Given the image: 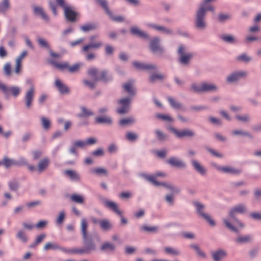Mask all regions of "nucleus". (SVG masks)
Instances as JSON below:
<instances>
[{"label":"nucleus","instance_id":"1","mask_svg":"<svg viewBox=\"0 0 261 261\" xmlns=\"http://www.w3.org/2000/svg\"><path fill=\"white\" fill-rule=\"evenodd\" d=\"M207 11L214 12L215 8L214 7L207 5L199 6L195 16L194 26L196 29L203 31L207 28L206 16Z\"/></svg>","mask_w":261,"mask_h":261},{"label":"nucleus","instance_id":"2","mask_svg":"<svg viewBox=\"0 0 261 261\" xmlns=\"http://www.w3.org/2000/svg\"><path fill=\"white\" fill-rule=\"evenodd\" d=\"M237 213L232 208L228 213L229 220L224 219L223 222L225 226L230 231L236 233H239L240 231L239 228L240 229L243 228L244 225L237 219Z\"/></svg>","mask_w":261,"mask_h":261},{"label":"nucleus","instance_id":"3","mask_svg":"<svg viewBox=\"0 0 261 261\" xmlns=\"http://www.w3.org/2000/svg\"><path fill=\"white\" fill-rule=\"evenodd\" d=\"M87 73L94 79L95 82L101 81L105 83H108L111 82L113 79L112 74L108 70H103L98 72V69L94 67L90 68Z\"/></svg>","mask_w":261,"mask_h":261},{"label":"nucleus","instance_id":"4","mask_svg":"<svg viewBox=\"0 0 261 261\" xmlns=\"http://www.w3.org/2000/svg\"><path fill=\"white\" fill-rule=\"evenodd\" d=\"M140 176L145 178L147 181L151 182L153 185L155 186H163L165 188L170 190L171 194H177L180 192V189L177 187L175 186L172 184H170L167 182H159L154 179V177L150 176V175L144 173H141Z\"/></svg>","mask_w":261,"mask_h":261},{"label":"nucleus","instance_id":"5","mask_svg":"<svg viewBox=\"0 0 261 261\" xmlns=\"http://www.w3.org/2000/svg\"><path fill=\"white\" fill-rule=\"evenodd\" d=\"M83 247L80 248L82 255L90 254L97 249L96 243L94 242L92 236L82 238Z\"/></svg>","mask_w":261,"mask_h":261},{"label":"nucleus","instance_id":"6","mask_svg":"<svg viewBox=\"0 0 261 261\" xmlns=\"http://www.w3.org/2000/svg\"><path fill=\"white\" fill-rule=\"evenodd\" d=\"M186 47L185 45L181 44L179 45L177 50L178 55V62L184 66H188L191 59L193 57L192 53L186 54Z\"/></svg>","mask_w":261,"mask_h":261},{"label":"nucleus","instance_id":"7","mask_svg":"<svg viewBox=\"0 0 261 261\" xmlns=\"http://www.w3.org/2000/svg\"><path fill=\"white\" fill-rule=\"evenodd\" d=\"M195 208L196 213L197 215L206 220L211 226H215V222L211 218L210 216L204 213L205 206L198 201H194L192 202Z\"/></svg>","mask_w":261,"mask_h":261},{"label":"nucleus","instance_id":"8","mask_svg":"<svg viewBox=\"0 0 261 261\" xmlns=\"http://www.w3.org/2000/svg\"><path fill=\"white\" fill-rule=\"evenodd\" d=\"M161 40L159 36H155L149 41V48L153 54L162 57L165 53V49L161 44Z\"/></svg>","mask_w":261,"mask_h":261},{"label":"nucleus","instance_id":"9","mask_svg":"<svg viewBox=\"0 0 261 261\" xmlns=\"http://www.w3.org/2000/svg\"><path fill=\"white\" fill-rule=\"evenodd\" d=\"M26 83L30 86V88L25 93L24 97V100L25 102V107L29 109L32 106L35 90L33 84V80L32 79H28L26 80Z\"/></svg>","mask_w":261,"mask_h":261},{"label":"nucleus","instance_id":"10","mask_svg":"<svg viewBox=\"0 0 261 261\" xmlns=\"http://www.w3.org/2000/svg\"><path fill=\"white\" fill-rule=\"evenodd\" d=\"M0 90L6 97H9L12 94L14 97H17L20 93V88L18 86H13L8 87L0 81Z\"/></svg>","mask_w":261,"mask_h":261},{"label":"nucleus","instance_id":"11","mask_svg":"<svg viewBox=\"0 0 261 261\" xmlns=\"http://www.w3.org/2000/svg\"><path fill=\"white\" fill-rule=\"evenodd\" d=\"M132 99L129 97H126L120 99L118 103L120 107L116 109V112L119 114L128 113L130 109Z\"/></svg>","mask_w":261,"mask_h":261},{"label":"nucleus","instance_id":"12","mask_svg":"<svg viewBox=\"0 0 261 261\" xmlns=\"http://www.w3.org/2000/svg\"><path fill=\"white\" fill-rule=\"evenodd\" d=\"M168 129L169 132L174 134L175 136L179 139H182L185 137L193 138L195 136V133L194 131L190 129L178 130L175 127L170 126L168 128Z\"/></svg>","mask_w":261,"mask_h":261},{"label":"nucleus","instance_id":"13","mask_svg":"<svg viewBox=\"0 0 261 261\" xmlns=\"http://www.w3.org/2000/svg\"><path fill=\"white\" fill-rule=\"evenodd\" d=\"M247 73L245 71H237L229 74L226 78V81L228 83H234L245 77Z\"/></svg>","mask_w":261,"mask_h":261},{"label":"nucleus","instance_id":"14","mask_svg":"<svg viewBox=\"0 0 261 261\" xmlns=\"http://www.w3.org/2000/svg\"><path fill=\"white\" fill-rule=\"evenodd\" d=\"M146 25L148 28L154 30L165 35L169 36H173L174 35L173 31L169 28L153 23H148Z\"/></svg>","mask_w":261,"mask_h":261},{"label":"nucleus","instance_id":"15","mask_svg":"<svg viewBox=\"0 0 261 261\" xmlns=\"http://www.w3.org/2000/svg\"><path fill=\"white\" fill-rule=\"evenodd\" d=\"M97 37L98 35H93L90 36L89 40L90 41V43L83 47L82 51L86 53L90 48H98L101 47L103 44L102 42H94Z\"/></svg>","mask_w":261,"mask_h":261},{"label":"nucleus","instance_id":"16","mask_svg":"<svg viewBox=\"0 0 261 261\" xmlns=\"http://www.w3.org/2000/svg\"><path fill=\"white\" fill-rule=\"evenodd\" d=\"M212 165L217 170L232 175H238L241 173V170L229 166H220L216 163H213Z\"/></svg>","mask_w":261,"mask_h":261},{"label":"nucleus","instance_id":"17","mask_svg":"<svg viewBox=\"0 0 261 261\" xmlns=\"http://www.w3.org/2000/svg\"><path fill=\"white\" fill-rule=\"evenodd\" d=\"M64 15L68 21L74 22L76 21L77 17L80 16V14L75 11L72 7L68 6L65 8Z\"/></svg>","mask_w":261,"mask_h":261},{"label":"nucleus","instance_id":"18","mask_svg":"<svg viewBox=\"0 0 261 261\" xmlns=\"http://www.w3.org/2000/svg\"><path fill=\"white\" fill-rule=\"evenodd\" d=\"M167 163L173 167L185 169L187 167L186 164L181 160L176 157L172 156L167 161Z\"/></svg>","mask_w":261,"mask_h":261},{"label":"nucleus","instance_id":"19","mask_svg":"<svg viewBox=\"0 0 261 261\" xmlns=\"http://www.w3.org/2000/svg\"><path fill=\"white\" fill-rule=\"evenodd\" d=\"M116 246L112 242H104L100 247V250L106 253H112L115 252Z\"/></svg>","mask_w":261,"mask_h":261},{"label":"nucleus","instance_id":"20","mask_svg":"<svg viewBox=\"0 0 261 261\" xmlns=\"http://www.w3.org/2000/svg\"><path fill=\"white\" fill-rule=\"evenodd\" d=\"M133 65L138 70H156L158 69L157 66L154 64H145L137 61L134 62Z\"/></svg>","mask_w":261,"mask_h":261},{"label":"nucleus","instance_id":"21","mask_svg":"<svg viewBox=\"0 0 261 261\" xmlns=\"http://www.w3.org/2000/svg\"><path fill=\"white\" fill-rule=\"evenodd\" d=\"M55 85L59 92L62 94H68L70 92V89L68 86L59 79L56 80L55 82Z\"/></svg>","mask_w":261,"mask_h":261},{"label":"nucleus","instance_id":"22","mask_svg":"<svg viewBox=\"0 0 261 261\" xmlns=\"http://www.w3.org/2000/svg\"><path fill=\"white\" fill-rule=\"evenodd\" d=\"M191 164L195 170L202 176L206 174V169L203 167L198 161L193 159L190 161Z\"/></svg>","mask_w":261,"mask_h":261},{"label":"nucleus","instance_id":"23","mask_svg":"<svg viewBox=\"0 0 261 261\" xmlns=\"http://www.w3.org/2000/svg\"><path fill=\"white\" fill-rule=\"evenodd\" d=\"M211 255L214 261H221L227 256V253L224 249H219L212 252Z\"/></svg>","mask_w":261,"mask_h":261},{"label":"nucleus","instance_id":"24","mask_svg":"<svg viewBox=\"0 0 261 261\" xmlns=\"http://www.w3.org/2000/svg\"><path fill=\"white\" fill-rule=\"evenodd\" d=\"M218 90V87L214 84L202 83V93L216 92Z\"/></svg>","mask_w":261,"mask_h":261},{"label":"nucleus","instance_id":"25","mask_svg":"<svg viewBox=\"0 0 261 261\" xmlns=\"http://www.w3.org/2000/svg\"><path fill=\"white\" fill-rule=\"evenodd\" d=\"M130 32L132 35H136L140 38L144 39H149V35L145 32L139 30L137 27H132L130 29Z\"/></svg>","mask_w":261,"mask_h":261},{"label":"nucleus","instance_id":"26","mask_svg":"<svg viewBox=\"0 0 261 261\" xmlns=\"http://www.w3.org/2000/svg\"><path fill=\"white\" fill-rule=\"evenodd\" d=\"M49 163L50 161L49 159L48 158H44L39 162L36 170L39 173L43 172L47 168Z\"/></svg>","mask_w":261,"mask_h":261},{"label":"nucleus","instance_id":"27","mask_svg":"<svg viewBox=\"0 0 261 261\" xmlns=\"http://www.w3.org/2000/svg\"><path fill=\"white\" fill-rule=\"evenodd\" d=\"M33 11L35 15L40 16V17L46 22L49 21V16L45 13L42 7L34 6L33 7Z\"/></svg>","mask_w":261,"mask_h":261},{"label":"nucleus","instance_id":"28","mask_svg":"<svg viewBox=\"0 0 261 261\" xmlns=\"http://www.w3.org/2000/svg\"><path fill=\"white\" fill-rule=\"evenodd\" d=\"M167 100L171 106L175 110H180L184 112L186 111V107L179 101H176L172 97L169 96Z\"/></svg>","mask_w":261,"mask_h":261},{"label":"nucleus","instance_id":"29","mask_svg":"<svg viewBox=\"0 0 261 261\" xmlns=\"http://www.w3.org/2000/svg\"><path fill=\"white\" fill-rule=\"evenodd\" d=\"M64 174L69 177L71 180L80 182L81 180L80 175L75 171L72 170H66Z\"/></svg>","mask_w":261,"mask_h":261},{"label":"nucleus","instance_id":"30","mask_svg":"<svg viewBox=\"0 0 261 261\" xmlns=\"http://www.w3.org/2000/svg\"><path fill=\"white\" fill-rule=\"evenodd\" d=\"M98 28L97 23L92 22L85 23L80 26V30L85 33L96 30Z\"/></svg>","mask_w":261,"mask_h":261},{"label":"nucleus","instance_id":"31","mask_svg":"<svg viewBox=\"0 0 261 261\" xmlns=\"http://www.w3.org/2000/svg\"><path fill=\"white\" fill-rule=\"evenodd\" d=\"M219 38L224 42L231 44H235L238 43V40L237 38L231 34H224L219 36Z\"/></svg>","mask_w":261,"mask_h":261},{"label":"nucleus","instance_id":"32","mask_svg":"<svg viewBox=\"0 0 261 261\" xmlns=\"http://www.w3.org/2000/svg\"><path fill=\"white\" fill-rule=\"evenodd\" d=\"M253 240L252 235L239 236L235 240V242L238 244H248L251 243Z\"/></svg>","mask_w":261,"mask_h":261},{"label":"nucleus","instance_id":"33","mask_svg":"<svg viewBox=\"0 0 261 261\" xmlns=\"http://www.w3.org/2000/svg\"><path fill=\"white\" fill-rule=\"evenodd\" d=\"M231 135L233 136L246 137L250 139L254 138L253 136L249 132L242 129H235L232 131Z\"/></svg>","mask_w":261,"mask_h":261},{"label":"nucleus","instance_id":"34","mask_svg":"<svg viewBox=\"0 0 261 261\" xmlns=\"http://www.w3.org/2000/svg\"><path fill=\"white\" fill-rule=\"evenodd\" d=\"M95 121L97 124H105L109 125H112L113 123V120L112 118L108 116L96 117L95 119Z\"/></svg>","mask_w":261,"mask_h":261},{"label":"nucleus","instance_id":"35","mask_svg":"<svg viewBox=\"0 0 261 261\" xmlns=\"http://www.w3.org/2000/svg\"><path fill=\"white\" fill-rule=\"evenodd\" d=\"M88 224L85 218H83L81 222V231L82 238L92 235L88 232Z\"/></svg>","mask_w":261,"mask_h":261},{"label":"nucleus","instance_id":"36","mask_svg":"<svg viewBox=\"0 0 261 261\" xmlns=\"http://www.w3.org/2000/svg\"><path fill=\"white\" fill-rule=\"evenodd\" d=\"M232 16L229 13H219L217 16V20L220 23H224L231 19Z\"/></svg>","mask_w":261,"mask_h":261},{"label":"nucleus","instance_id":"37","mask_svg":"<svg viewBox=\"0 0 261 261\" xmlns=\"http://www.w3.org/2000/svg\"><path fill=\"white\" fill-rule=\"evenodd\" d=\"M105 206L111 209L118 215H122V212L119 209L117 204L115 202L109 200Z\"/></svg>","mask_w":261,"mask_h":261},{"label":"nucleus","instance_id":"38","mask_svg":"<svg viewBox=\"0 0 261 261\" xmlns=\"http://www.w3.org/2000/svg\"><path fill=\"white\" fill-rule=\"evenodd\" d=\"M61 251L67 254L82 255L80 248H68L62 246Z\"/></svg>","mask_w":261,"mask_h":261},{"label":"nucleus","instance_id":"39","mask_svg":"<svg viewBox=\"0 0 261 261\" xmlns=\"http://www.w3.org/2000/svg\"><path fill=\"white\" fill-rule=\"evenodd\" d=\"M123 89L127 92L130 96H133L136 94V91L133 88V84L130 81L128 82L122 86Z\"/></svg>","mask_w":261,"mask_h":261},{"label":"nucleus","instance_id":"40","mask_svg":"<svg viewBox=\"0 0 261 261\" xmlns=\"http://www.w3.org/2000/svg\"><path fill=\"white\" fill-rule=\"evenodd\" d=\"M11 7L10 0H2L0 3V13L5 14Z\"/></svg>","mask_w":261,"mask_h":261},{"label":"nucleus","instance_id":"41","mask_svg":"<svg viewBox=\"0 0 261 261\" xmlns=\"http://www.w3.org/2000/svg\"><path fill=\"white\" fill-rule=\"evenodd\" d=\"M9 189L12 191L16 192L19 188L20 185L17 178H13L8 182Z\"/></svg>","mask_w":261,"mask_h":261},{"label":"nucleus","instance_id":"42","mask_svg":"<svg viewBox=\"0 0 261 261\" xmlns=\"http://www.w3.org/2000/svg\"><path fill=\"white\" fill-rule=\"evenodd\" d=\"M236 60L247 64L252 61V58L246 53H243L236 57Z\"/></svg>","mask_w":261,"mask_h":261},{"label":"nucleus","instance_id":"43","mask_svg":"<svg viewBox=\"0 0 261 261\" xmlns=\"http://www.w3.org/2000/svg\"><path fill=\"white\" fill-rule=\"evenodd\" d=\"M99 225L100 228L104 231H108L111 229L112 227L111 222L107 219L100 220Z\"/></svg>","mask_w":261,"mask_h":261},{"label":"nucleus","instance_id":"44","mask_svg":"<svg viewBox=\"0 0 261 261\" xmlns=\"http://www.w3.org/2000/svg\"><path fill=\"white\" fill-rule=\"evenodd\" d=\"M3 72L4 76L6 77H10L11 76L12 72L10 63L7 62L4 65L3 68Z\"/></svg>","mask_w":261,"mask_h":261},{"label":"nucleus","instance_id":"45","mask_svg":"<svg viewBox=\"0 0 261 261\" xmlns=\"http://www.w3.org/2000/svg\"><path fill=\"white\" fill-rule=\"evenodd\" d=\"M155 134L156 138L159 141L163 142L167 140L168 139V135L164 133L160 129H155Z\"/></svg>","mask_w":261,"mask_h":261},{"label":"nucleus","instance_id":"46","mask_svg":"<svg viewBox=\"0 0 261 261\" xmlns=\"http://www.w3.org/2000/svg\"><path fill=\"white\" fill-rule=\"evenodd\" d=\"M62 246H60L58 243H51V242H48L44 246L43 249L44 250H48L49 249H52L54 250H61Z\"/></svg>","mask_w":261,"mask_h":261},{"label":"nucleus","instance_id":"47","mask_svg":"<svg viewBox=\"0 0 261 261\" xmlns=\"http://www.w3.org/2000/svg\"><path fill=\"white\" fill-rule=\"evenodd\" d=\"M2 164L6 168L8 169L12 166H15V160L7 156H4L2 160Z\"/></svg>","mask_w":261,"mask_h":261},{"label":"nucleus","instance_id":"48","mask_svg":"<svg viewBox=\"0 0 261 261\" xmlns=\"http://www.w3.org/2000/svg\"><path fill=\"white\" fill-rule=\"evenodd\" d=\"M164 250L167 254H169L173 256H178L180 254V251L178 249L174 248L165 247Z\"/></svg>","mask_w":261,"mask_h":261},{"label":"nucleus","instance_id":"49","mask_svg":"<svg viewBox=\"0 0 261 261\" xmlns=\"http://www.w3.org/2000/svg\"><path fill=\"white\" fill-rule=\"evenodd\" d=\"M236 119L239 122L244 123H249L251 121V117L248 114H244L243 115H236L235 117Z\"/></svg>","mask_w":261,"mask_h":261},{"label":"nucleus","instance_id":"50","mask_svg":"<svg viewBox=\"0 0 261 261\" xmlns=\"http://www.w3.org/2000/svg\"><path fill=\"white\" fill-rule=\"evenodd\" d=\"M136 122V119L133 117H129L121 119L119 121V124L120 126H126L128 124H134Z\"/></svg>","mask_w":261,"mask_h":261},{"label":"nucleus","instance_id":"51","mask_svg":"<svg viewBox=\"0 0 261 261\" xmlns=\"http://www.w3.org/2000/svg\"><path fill=\"white\" fill-rule=\"evenodd\" d=\"M16 236L18 239L23 243H26L28 241V238L23 230H19Z\"/></svg>","mask_w":261,"mask_h":261},{"label":"nucleus","instance_id":"52","mask_svg":"<svg viewBox=\"0 0 261 261\" xmlns=\"http://www.w3.org/2000/svg\"><path fill=\"white\" fill-rule=\"evenodd\" d=\"M81 111L82 112L79 115L80 117H86L94 115V113L91 110L87 109L85 107H81Z\"/></svg>","mask_w":261,"mask_h":261},{"label":"nucleus","instance_id":"53","mask_svg":"<svg viewBox=\"0 0 261 261\" xmlns=\"http://www.w3.org/2000/svg\"><path fill=\"white\" fill-rule=\"evenodd\" d=\"M165 77V75L162 74H152L150 75L149 80L150 82L154 83L157 80L162 81Z\"/></svg>","mask_w":261,"mask_h":261},{"label":"nucleus","instance_id":"54","mask_svg":"<svg viewBox=\"0 0 261 261\" xmlns=\"http://www.w3.org/2000/svg\"><path fill=\"white\" fill-rule=\"evenodd\" d=\"M41 125L43 128L45 130L48 129L50 127V120L44 117H41Z\"/></svg>","mask_w":261,"mask_h":261},{"label":"nucleus","instance_id":"55","mask_svg":"<svg viewBox=\"0 0 261 261\" xmlns=\"http://www.w3.org/2000/svg\"><path fill=\"white\" fill-rule=\"evenodd\" d=\"M71 199L73 201L80 204L83 203L84 202V199L83 197L80 195L76 194H72L71 196Z\"/></svg>","mask_w":261,"mask_h":261},{"label":"nucleus","instance_id":"56","mask_svg":"<svg viewBox=\"0 0 261 261\" xmlns=\"http://www.w3.org/2000/svg\"><path fill=\"white\" fill-rule=\"evenodd\" d=\"M125 138L129 141L135 142L138 139V136L134 133L128 132L126 134Z\"/></svg>","mask_w":261,"mask_h":261},{"label":"nucleus","instance_id":"57","mask_svg":"<svg viewBox=\"0 0 261 261\" xmlns=\"http://www.w3.org/2000/svg\"><path fill=\"white\" fill-rule=\"evenodd\" d=\"M191 90L196 93H202V83L200 86H198L196 83H192L191 85Z\"/></svg>","mask_w":261,"mask_h":261},{"label":"nucleus","instance_id":"58","mask_svg":"<svg viewBox=\"0 0 261 261\" xmlns=\"http://www.w3.org/2000/svg\"><path fill=\"white\" fill-rule=\"evenodd\" d=\"M155 116L157 118L162 119L165 121L172 122L174 121V119L169 115L157 114H156Z\"/></svg>","mask_w":261,"mask_h":261},{"label":"nucleus","instance_id":"59","mask_svg":"<svg viewBox=\"0 0 261 261\" xmlns=\"http://www.w3.org/2000/svg\"><path fill=\"white\" fill-rule=\"evenodd\" d=\"M237 213L243 214L246 211V207L243 204H238L232 208Z\"/></svg>","mask_w":261,"mask_h":261},{"label":"nucleus","instance_id":"60","mask_svg":"<svg viewBox=\"0 0 261 261\" xmlns=\"http://www.w3.org/2000/svg\"><path fill=\"white\" fill-rule=\"evenodd\" d=\"M49 63L61 70H63L66 68L68 69V64L67 63H59L53 61H49Z\"/></svg>","mask_w":261,"mask_h":261},{"label":"nucleus","instance_id":"61","mask_svg":"<svg viewBox=\"0 0 261 261\" xmlns=\"http://www.w3.org/2000/svg\"><path fill=\"white\" fill-rule=\"evenodd\" d=\"M141 229L147 232H154L158 230V227L155 226H149L147 225H143L141 227Z\"/></svg>","mask_w":261,"mask_h":261},{"label":"nucleus","instance_id":"62","mask_svg":"<svg viewBox=\"0 0 261 261\" xmlns=\"http://www.w3.org/2000/svg\"><path fill=\"white\" fill-rule=\"evenodd\" d=\"M65 218V213L64 211L59 212V216L56 219V224L58 225L62 224Z\"/></svg>","mask_w":261,"mask_h":261},{"label":"nucleus","instance_id":"63","mask_svg":"<svg viewBox=\"0 0 261 261\" xmlns=\"http://www.w3.org/2000/svg\"><path fill=\"white\" fill-rule=\"evenodd\" d=\"M37 42L39 44V45L41 47L43 48H45L46 49H49L50 46L48 43L47 42V41L43 38H38L37 39Z\"/></svg>","mask_w":261,"mask_h":261},{"label":"nucleus","instance_id":"64","mask_svg":"<svg viewBox=\"0 0 261 261\" xmlns=\"http://www.w3.org/2000/svg\"><path fill=\"white\" fill-rule=\"evenodd\" d=\"M28 161L27 160L22 156L19 158L18 160H15V166H27L28 165Z\"/></svg>","mask_w":261,"mask_h":261}]
</instances>
